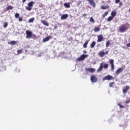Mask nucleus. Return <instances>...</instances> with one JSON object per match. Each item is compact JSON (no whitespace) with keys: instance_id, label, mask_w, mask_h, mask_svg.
Returning <instances> with one entry per match:
<instances>
[{"instance_id":"6ab92c4d","label":"nucleus","mask_w":130,"mask_h":130,"mask_svg":"<svg viewBox=\"0 0 130 130\" xmlns=\"http://www.w3.org/2000/svg\"><path fill=\"white\" fill-rule=\"evenodd\" d=\"M64 7H65L67 9H69L71 8V5L69 3H64Z\"/></svg>"},{"instance_id":"cd10ccee","label":"nucleus","mask_w":130,"mask_h":130,"mask_svg":"<svg viewBox=\"0 0 130 130\" xmlns=\"http://www.w3.org/2000/svg\"><path fill=\"white\" fill-rule=\"evenodd\" d=\"M17 53L18 54H21V53H23V49L18 50Z\"/></svg>"},{"instance_id":"1a4fd4ad","label":"nucleus","mask_w":130,"mask_h":130,"mask_svg":"<svg viewBox=\"0 0 130 130\" xmlns=\"http://www.w3.org/2000/svg\"><path fill=\"white\" fill-rule=\"evenodd\" d=\"M104 38V37H103V36L102 35H100L98 36L97 42H102V41H103Z\"/></svg>"},{"instance_id":"72a5a7b5","label":"nucleus","mask_w":130,"mask_h":130,"mask_svg":"<svg viewBox=\"0 0 130 130\" xmlns=\"http://www.w3.org/2000/svg\"><path fill=\"white\" fill-rule=\"evenodd\" d=\"M115 83L114 82H111L109 84V86L110 87H113V85H114Z\"/></svg>"},{"instance_id":"c03bdc74","label":"nucleus","mask_w":130,"mask_h":130,"mask_svg":"<svg viewBox=\"0 0 130 130\" xmlns=\"http://www.w3.org/2000/svg\"><path fill=\"white\" fill-rule=\"evenodd\" d=\"M26 1H27V0H22V3H23V4H24V3H26Z\"/></svg>"},{"instance_id":"37998d69","label":"nucleus","mask_w":130,"mask_h":130,"mask_svg":"<svg viewBox=\"0 0 130 130\" xmlns=\"http://www.w3.org/2000/svg\"><path fill=\"white\" fill-rule=\"evenodd\" d=\"M83 17H86L87 16V14H82Z\"/></svg>"},{"instance_id":"2eb2a0df","label":"nucleus","mask_w":130,"mask_h":130,"mask_svg":"<svg viewBox=\"0 0 130 130\" xmlns=\"http://www.w3.org/2000/svg\"><path fill=\"white\" fill-rule=\"evenodd\" d=\"M41 22L42 24H43V25H45V26H49V23H48V22H47V21H46L45 20H41Z\"/></svg>"},{"instance_id":"dca6fc26","label":"nucleus","mask_w":130,"mask_h":130,"mask_svg":"<svg viewBox=\"0 0 130 130\" xmlns=\"http://www.w3.org/2000/svg\"><path fill=\"white\" fill-rule=\"evenodd\" d=\"M50 38H51V37L50 36H49L43 40V42H47V41H49V40H50Z\"/></svg>"},{"instance_id":"5701e85b","label":"nucleus","mask_w":130,"mask_h":130,"mask_svg":"<svg viewBox=\"0 0 130 130\" xmlns=\"http://www.w3.org/2000/svg\"><path fill=\"white\" fill-rule=\"evenodd\" d=\"M113 18L112 16H109L108 18H107V22H110V21H112V20H113Z\"/></svg>"},{"instance_id":"c85d7f7f","label":"nucleus","mask_w":130,"mask_h":130,"mask_svg":"<svg viewBox=\"0 0 130 130\" xmlns=\"http://www.w3.org/2000/svg\"><path fill=\"white\" fill-rule=\"evenodd\" d=\"M34 20H35L34 18H31L29 19L28 22L29 23H33V22H34Z\"/></svg>"},{"instance_id":"423d86ee","label":"nucleus","mask_w":130,"mask_h":130,"mask_svg":"<svg viewBox=\"0 0 130 130\" xmlns=\"http://www.w3.org/2000/svg\"><path fill=\"white\" fill-rule=\"evenodd\" d=\"M26 38H27V39H30V38H32V35L33 34L32 31L29 30H26Z\"/></svg>"},{"instance_id":"ea45409f","label":"nucleus","mask_w":130,"mask_h":130,"mask_svg":"<svg viewBox=\"0 0 130 130\" xmlns=\"http://www.w3.org/2000/svg\"><path fill=\"white\" fill-rule=\"evenodd\" d=\"M126 46L127 47H130V43H128L127 44H126Z\"/></svg>"},{"instance_id":"f3484780","label":"nucleus","mask_w":130,"mask_h":130,"mask_svg":"<svg viewBox=\"0 0 130 130\" xmlns=\"http://www.w3.org/2000/svg\"><path fill=\"white\" fill-rule=\"evenodd\" d=\"M101 9H102V10H108V9H109V6L108 5L106 6H104V5H102Z\"/></svg>"},{"instance_id":"49530a36","label":"nucleus","mask_w":130,"mask_h":130,"mask_svg":"<svg viewBox=\"0 0 130 130\" xmlns=\"http://www.w3.org/2000/svg\"><path fill=\"white\" fill-rule=\"evenodd\" d=\"M54 29H57V26H55L54 27Z\"/></svg>"},{"instance_id":"f8f14e48","label":"nucleus","mask_w":130,"mask_h":130,"mask_svg":"<svg viewBox=\"0 0 130 130\" xmlns=\"http://www.w3.org/2000/svg\"><path fill=\"white\" fill-rule=\"evenodd\" d=\"M128 89H129V86L126 85L125 86H124L122 90L123 93L124 94L127 93Z\"/></svg>"},{"instance_id":"aec40b11","label":"nucleus","mask_w":130,"mask_h":130,"mask_svg":"<svg viewBox=\"0 0 130 130\" xmlns=\"http://www.w3.org/2000/svg\"><path fill=\"white\" fill-rule=\"evenodd\" d=\"M95 45H96V42H92L90 45L91 48H94V47H95Z\"/></svg>"},{"instance_id":"a19ab883","label":"nucleus","mask_w":130,"mask_h":130,"mask_svg":"<svg viewBox=\"0 0 130 130\" xmlns=\"http://www.w3.org/2000/svg\"><path fill=\"white\" fill-rule=\"evenodd\" d=\"M129 102H130V100H129V101H126V102H125V103H126V104H128V103Z\"/></svg>"},{"instance_id":"58836bf2","label":"nucleus","mask_w":130,"mask_h":130,"mask_svg":"<svg viewBox=\"0 0 130 130\" xmlns=\"http://www.w3.org/2000/svg\"><path fill=\"white\" fill-rule=\"evenodd\" d=\"M19 22H22V21H23V18L19 17Z\"/></svg>"},{"instance_id":"f704fd0d","label":"nucleus","mask_w":130,"mask_h":130,"mask_svg":"<svg viewBox=\"0 0 130 130\" xmlns=\"http://www.w3.org/2000/svg\"><path fill=\"white\" fill-rule=\"evenodd\" d=\"M95 69L94 68H90V73H94L95 72Z\"/></svg>"},{"instance_id":"a18cd8bd","label":"nucleus","mask_w":130,"mask_h":130,"mask_svg":"<svg viewBox=\"0 0 130 130\" xmlns=\"http://www.w3.org/2000/svg\"><path fill=\"white\" fill-rule=\"evenodd\" d=\"M83 53H87V51H83Z\"/></svg>"},{"instance_id":"412c9836","label":"nucleus","mask_w":130,"mask_h":130,"mask_svg":"<svg viewBox=\"0 0 130 130\" xmlns=\"http://www.w3.org/2000/svg\"><path fill=\"white\" fill-rule=\"evenodd\" d=\"M88 43H89V41H86L83 44V47L84 48H87V45H88Z\"/></svg>"},{"instance_id":"4c0bfd02","label":"nucleus","mask_w":130,"mask_h":130,"mask_svg":"<svg viewBox=\"0 0 130 130\" xmlns=\"http://www.w3.org/2000/svg\"><path fill=\"white\" fill-rule=\"evenodd\" d=\"M82 4V1H78L77 3V5L78 6H80V5H81Z\"/></svg>"},{"instance_id":"4be33fe9","label":"nucleus","mask_w":130,"mask_h":130,"mask_svg":"<svg viewBox=\"0 0 130 130\" xmlns=\"http://www.w3.org/2000/svg\"><path fill=\"white\" fill-rule=\"evenodd\" d=\"M111 16L114 17H115V16H116V11H112L111 13Z\"/></svg>"},{"instance_id":"9d476101","label":"nucleus","mask_w":130,"mask_h":130,"mask_svg":"<svg viewBox=\"0 0 130 130\" xmlns=\"http://www.w3.org/2000/svg\"><path fill=\"white\" fill-rule=\"evenodd\" d=\"M88 2L89 5L93 7V8H95L96 7V4H95V2H94V0H87Z\"/></svg>"},{"instance_id":"0eeeda50","label":"nucleus","mask_w":130,"mask_h":130,"mask_svg":"<svg viewBox=\"0 0 130 130\" xmlns=\"http://www.w3.org/2000/svg\"><path fill=\"white\" fill-rule=\"evenodd\" d=\"M111 80H113V77L111 75L106 76L103 78V81H110Z\"/></svg>"},{"instance_id":"a878e982","label":"nucleus","mask_w":130,"mask_h":130,"mask_svg":"<svg viewBox=\"0 0 130 130\" xmlns=\"http://www.w3.org/2000/svg\"><path fill=\"white\" fill-rule=\"evenodd\" d=\"M108 12L106 11L104 13V14L102 15V18H105V17H106V16H107V15H108Z\"/></svg>"},{"instance_id":"473e14b6","label":"nucleus","mask_w":130,"mask_h":130,"mask_svg":"<svg viewBox=\"0 0 130 130\" xmlns=\"http://www.w3.org/2000/svg\"><path fill=\"white\" fill-rule=\"evenodd\" d=\"M118 106H119L120 108H124V106L121 105L120 103L118 104Z\"/></svg>"},{"instance_id":"7c9ffc66","label":"nucleus","mask_w":130,"mask_h":130,"mask_svg":"<svg viewBox=\"0 0 130 130\" xmlns=\"http://www.w3.org/2000/svg\"><path fill=\"white\" fill-rule=\"evenodd\" d=\"M15 18H19L20 17V14H19L18 13H16L15 14Z\"/></svg>"},{"instance_id":"a211bd4d","label":"nucleus","mask_w":130,"mask_h":130,"mask_svg":"<svg viewBox=\"0 0 130 130\" xmlns=\"http://www.w3.org/2000/svg\"><path fill=\"white\" fill-rule=\"evenodd\" d=\"M18 43V41H12L10 42V44L11 45H16Z\"/></svg>"},{"instance_id":"ddd939ff","label":"nucleus","mask_w":130,"mask_h":130,"mask_svg":"<svg viewBox=\"0 0 130 130\" xmlns=\"http://www.w3.org/2000/svg\"><path fill=\"white\" fill-rule=\"evenodd\" d=\"M122 72H123V68H118L115 72L116 75H118L120 74Z\"/></svg>"},{"instance_id":"c756f323","label":"nucleus","mask_w":130,"mask_h":130,"mask_svg":"<svg viewBox=\"0 0 130 130\" xmlns=\"http://www.w3.org/2000/svg\"><path fill=\"white\" fill-rule=\"evenodd\" d=\"M109 45H110V41H108L106 43V47H109Z\"/></svg>"},{"instance_id":"e433bc0d","label":"nucleus","mask_w":130,"mask_h":130,"mask_svg":"<svg viewBox=\"0 0 130 130\" xmlns=\"http://www.w3.org/2000/svg\"><path fill=\"white\" fill-rule=\"evenodd\" d=\"M115 4H119V3H120V0H115Z\"/></svg>"},{"instance_id":"20e7f679","label":"nucleus","mask_w":130,"mask_h":130,"mask_svg":"<svg viewBox=\"0 0 130 130\" xmlns=\"http://www.w3.org/2000/svg\"><path fill=\"white\" fill-rule=\"evenodd\" d=\"M89 55L88 54H82L80 56V57L77 58V60L78 61H82V60H85L86 59V57H88Z\"/></svg>"},{"instance_id":"6e6552de","label":"nucleus","mask_w":130,"mask_h":130,"mask_svg":"<svg viewBox=\"0 0 130 130\" xmlns=\"http://www.w3.org/2000/svg\"><path fill=\"white\" fill-rule=\"evenodd\" d=\"M90 81L92 83H96L98 81V78L95 75H92L90 77Z\"/></svg>"},{"instance_id":"c9c22d12","label":"nucleus","mask_w":130,"mask_h":130,"mask_svg":"<svg viewBox=\"0 0 130 130\" xmlns=\"http://www.w3.org/2000/svg\"><path fill=\"white\" fill-rule=\"evenodd\" d=\"M86 71H87V72H89V73H90L91 68H86Z\"/></svg>"},{"instance_id":"f03ea898","label":"nucleus","mask_w":130,"mask_h":130,"mask_svg":"<svg viewBox=\"0 0 130 130\" xmlns=\"http://www.w3.org/2000/svg\"><path fill=\"white\" fill-rule=\"evenodd\" d=\"M127 27L125 24H123L119 27V30L121 33H123L124 32H126L127 30Z\"/></svg>"},{"instance_id":"f257e3e1","label":"nucleus","mask_w":130,"mask_h":130,"mask_svg":"<svg viewBox=\"0 0 130 130\" xmlns=\"http://www.w3.org/2000/svg\"><path fill=\"white\" fill-rule=\"evenodd\" d=\"M109 65L107 63H105L104 64V63H101L99 68L98 69L97 72H102V70L105 69L106 70V69H108Z\"/></svg>"},{"instance_id":"2f4dec72","label":"nucleus","mask_w":130,"mask_h":130,"mask_svg":"<svg viewBox=\"0 0 130 130\" xmlns=\"http://www.w3.org/2000/svg\"><path fill=\"white\" fill-rule=\"evenodd\" d=\"M8 22H5L4 25V28H7V27H8Z\"/></svg>"},{"instance_id":"b1692460","label":"nucleus","mask_w":130,"mask_h":130,"mask_svg":"<svg viewBox=\"0 0 130 130\" xmlns=\"http://www.w3.org/2000/svg\"><path fill=\"white\" fill-rule=\"evenodd\" d=\"M100 27H96L94 28V32H99V31H100Z\"/></svg>"},{"instance_id":"393cba45","label":"nucleus","mask_w":130,"mask_h":130,"mask_svg":"<svg viewBox=\"0 0 130 130\" xmlns=\"http://www.w3.org/2000/svg\"><path fill=\"white\" fill-rule=\"evenodd\" d=\"M13 9H14V7L12 6L9 5L7 7V11H10V10H13Z\"/></svg>"},{"instance_id":"4468645a","label":"nucleus","mask_w":130,"mask_h":130,"mask_svg":"<svg viewBox=\"0 0 130 130\" xmlns=\"http://www.w3.org/2000/svg\"><path fill=\"white\" fill-rule=\"evenodd\" d=\"M69 18L68 14H62L61 16V20H66V19H68Z\"/></svg>"},{"instance_id":"7ed1b4c3","label":"nucleus","mask_w":130,"mask_h":130,"mask_svg":"<svg viewBox=\"0 0 130 130\" xmlns=\"http://www.w3.org/2000/svg\"><path fill=\"white\" fill-rule=\"evenodd\" d=\"M34 5V2L31 1L29 2L27 4L28 7H25V9L27 11H31L32 10V8H33V5Z\"/></svg>"},{"instance_id":"79ce46f5","label":"nucleus","mask_w":130,"mask_h":130,"mask_svg":"<svg viewBox=\"0 0 130 130\" xmlns=\"http://www.w3.org/2000/svg\"><path fill=\"white\" fill-rule=\"evenodd\" d=\"M119 5L120 7H121L122 6V2H120Z\"/></svg>"},{"instance_id":"9b49d317","label":"nucleus","mask_w":130,"mask_h":130,"mask_svg":"<svg viewBox=\"0 0 130 130\" xmlns=\"http://www.w3.org/2000/svg\"><path fill=\"white\" fill-rule=\"evenodd\" d=\"M110 64H111V71H113L114 70V60L111 59L110 60Z\"/></svg>"},{"instance_id":"39448f33","label":"nucleus","mask_w":130,"mask_h":130,"mask_svg":"<svg viewBox=\"0 0 130 130\" xmlns=\"http://www.w3.org/2000/svg\"><path fill=\"white\" fill-rule=\"evenodd\" d=\"M108 53H109V51L108 50H107L106 52L104 51H100L98 53V55H99L100 57H104L105 55L108 54Z\"/></svg>"},{"instance_id":"bb28decb","label":"nucleus","mask_w":130,"mask_h":130,"mask_svg":"<svg viewBox=\"0 0 130 130\" xmlns=\"http://www.w3.org/2000/svg\"><path fill=\"white\" fill-rule=\"evenodd\" d=\"M89 21L91 23H95V20L93 18V17H90Z\"/></svg>"}]
</instances>
